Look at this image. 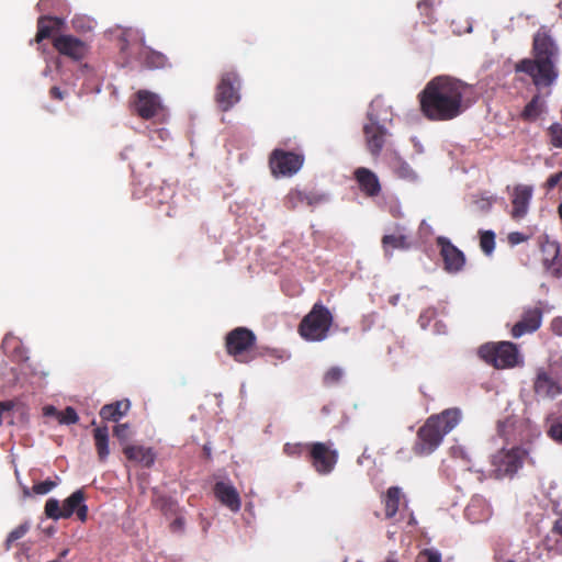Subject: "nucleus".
<instances>
[{
	"mask_svg": "<svg viewBox=\"0 0 562 562\" xmlns=\"http://www.w3.org/2000/svg\"><path fill=\"white\" fill-rule=\"evenodd\" d=\"M67 553H68V550L66 549V550H64V551L60 553V557H61V558H64V557H66V555H67Z\"/></svg>",
	"mask_w": 562,
	"mask_h": 562,
	"instance_id": "4d7b16f0",
	"label": "nucleus"
},
{
	"mask_svg": "<svg viewBox=\"0 0 562 562\" xmlns=\"http://www.w3.org/2000/svg\"><path fill=\"white\" fill-rule=\"evenodd\" d=\"M85 492L77 490L64 501L63 505L56 498L47 499L44 512L53 520L67 519L76 514L81 522H86L88 519V506L85 504Z\"/></svg>",
	"mask_w": 562,
	"mask_h": 562,
	"instance_id": "0eeeda50",
	"label": "nucleus"
},
{
	"mask_svg": "<svg viewBox=\"0 0 562 562\" xmlns=\"http://www.w3.org/2000/svg\"><path fill=\"white\" fill-rule=\"evenodd\" d=\"M239 89L240 78L235 70H228L222 74L216 86L215 101L223 112L231 110L239 102Z\"/></svg>",
	"mask_w": 562,
	"mask_h": 562,
	"instance_id": "1a4fd4ad",
	"label": "nucleus"
},
{
	"mask_svg": "<svg viewBox=\"0 0 562 562\" xmlns=\"http://www.w3.org/2000/svg\"><path fill=\"white\" fill-rule=\"evenodd\" d=\"M256 335L246 327H236L225 337V348L228 356L236 362L248 363L255 359L254 347Z\"/></svg>",
	"mask_w": 562,
	"mask_h": 562,
	"instance_id": "6e6552de",
	"label": "nucleus"
},
{
	"mask_svg": "<svg viewBox=\"0 0 562 562\" xmlns=\"http://www.w3.org/2000/svg\"><path fill=\"white\" fill-rule=\"evenodd\" d=\"M31 529V524L29 521H24L21 525H19L16 528H14L7 537L4 542L5 550H10L12 544L23 538Z\"/></svg>",
	"mask_w": 562,
	"mask_h": 562,
	"instance_id": "2f4dec72",
	"label": "nucleus"
},
{
	"mask_svg": "<svg viewBox=\"0 0 562 562\" xmlns=\"http://www.w3.org/2000/svg\"><path fill=\"white\" fill-rule=\"evenodd\" d=\"M541 255L542 262L548 269H552L555 272H559V268L557 267L559 255H560V245L558 241L550 240L546 237L541 241Z\"/></svg>",
	"mask_w": 562,
	"mask_h": 562,
	"instance_id": "5701e85b",
	"label": "nucleus"
},
{
	"mask_svg": "<svg viewBox=\"0 0 562 562\" xmlns=\"http://www.w3.org/2000/svg\"><path fill=\"white\" fill-rule=\"evenodd\" d=\"M79 417L75 408L68 406L65 408V411L59 412L58 414V422L60 424L71 425L76 424L78 422Z\"/></svg>",
	"mask_w": 562,
	"mask_h": 562,
	"instance_id": "4c0bfd02",
	"label": "nucleus"
},
{
	"mask_svg": "<svg viewBox=\"0 0 562 562\" xmlns=\"http://www.w3.org/2000/svg\"><path fill=\"white\" fill-rule=\"evenodd\" d=\"M56 486V482L45 480L33 485V492L37 495H44L50 492Z\"/></svg>",
	"mask_w": 562,
	"mask_h": 562,
	"instance_id": "ea45409f",
	"label": "nucleus"
},
{
	"mask_svg": "<svg viewBox=\"0 0 562 562\" xmlns=\"http://www.w3.org/2000/svg\"><path fill=\"white\" fill-rule=\"evenodd\" d=\"M526 240V236L519 232H513L508 234V241L512 245H517Z\"/></svg>",
	"mask_w": 562,
	"mask_h": 562,
	"instance_id": "49530a36",
	"label": "nucleus"
},
{
	"mask_svg": "<svg viewBox=\"0 0 562 562\" xmlns=\"http://www.w3.org/2000/svg\"><path fill=\"white\" fill-rule=\"evenodd\" d=\"M558 215H559L560 220L562 221V202L558 206Z\"/></svg>",
	"mask_w": 562,
	"mask_h": 562,
	"instance_id": "6e6d98bb",
	"label": "nucleus"
},
{
	"mask_svg": "<svg viewBox=\"0 0 562 562\" xmlns=\"http://www.w3.org/2000/svg\"><path fill=\"white\" fill-rule=\"evenodd\" d=\"M14 403L12 401L0 402V425L2 424V415L13 409Z\"/></svg>",
	"mask_w": 562,
	"mask_h": 562,
	"instance_id": "09e8293b",
	"label": "nucleus"
},
{
	"mask_svg": "<svg viewBox=\"0 0 562 562\" xmlns=\"http://www.w3.org/2000/svg\"><path fill=\"white\" fill-rule=\"evenodd\" d=\"M544 110V102L541 100L539 94L532 97V99L526 104L521 112V117L525 121H536Z\"/></svg>",
	"mask_w": 562,
	"mask_h": 562,
	"instance_id": "c756f323",
	"label": "nucleus"
},
{
	"mask_svg": "<svg viewBox=\"0 0 562 562\" xmlns=\"http://www.w3.org/2000/svg\"><path fill=\"white\" fill-rule=\"evenodd\" d=\"M303 155L274 149L270 156V168L274 176L291 177L303 166Z\"/></svg>",
	"mask_w": 562,
	"mask_h": 562,
	"instance_id": "9b49d317",
	"label": "nucleus"
},
{
	"mask_svg": "<svg viewBox=\"0 0 562 562\" xmlns=\"http://www.w3.org/2000/svg\"><path fill=\"white\" fill-rule=\"evenodd\" d=\"M310 446H311V443H303V442L291 443V442H288V443H285L283 446V452L288 457H292V458H300V457H303V456H305L307 458L308 457V452H310Z\"/></svg>",
	"mask_w": 562,
	"mask_h": 562,
	"instance_id": "7c9ffc66",
	"label": "nucleus"
},
{
	"mask_svg": "<svg viewBox=\"0 0 562 562\" xmlns=\"http://www.w3.org/2000/svg\"><path fill=\"white\" fill-rule=\"evenodd\" d=\"M527 451L520 447L502 449L492 457V465L498 477L512 476L521 468Z\"/></svg>",
	"mask_w": 562,
	"mask_h": 562,
	"instance_id": "9d476101",
	"label": "nucleus"
},
{
	"mask_svg": "<svg viewBox=\"0 0 562 562\" xmlns=\"http://www.w3.org/2000/svg\"><path fill=\"white\" fill-rule=\"evenodd\" d=\"M397 301H398V295H394L390 299V303L392 305H396L397 304Z\"/></svg>",
	"mask_w": 562,
	"mask_h": 562,
	"instance_id": "5fc2aeb1",
	"label": "nucleus"
},
{
	"mask_svg": "<svg viewBox=\"0 0 562 562\" xmlns=\"http://www.w3.org/2000/svg\"><path fill=\"white\" fill-rule=\"evenodd\" d=\"M532 198V187L526 184H518L513 191V210L512 217L515 220L522 218L527 212L530 200Z\"/></svg>",
	"mask_w": 562,
	"mask_h": 562,
	"instance_id": "a211bd4d",
	"label": "nucleus"
},
{
	"mask_svg": "<svg viewBox=\"0 0 562 562\" xmlns=\"http://www.w3.org/2000/svg\"><path fill=\"white\" fill-rule=\"evenodd\" d=\"M113 434L119 440L126 441L131 435L128 424L116 425L113 429Z\"/></svg>",
	"mask_w": 562,
	"mask_h": 562,
	"instance_id": "a19ab883",
	"label": "nucleus"
},
{
	"mask_svg": "<svg viewBox=\"0 0 562 562\" xmlns=\"http://www.w3.org/2000/svg\"><path fill=\"white\" fill-rule=\"evenodd\" d=\"M461 417V411L457 407L429 416L417 430L413 452L418 457L431 454L441 445L443 437L460 423Z\"/></svg>",
	"mask_w": 562,
	"mask_h": 562,
	"instance_id": "7ed1b4c3",
	"label": "nucleus"
},
{
	"mask_svg": "<svg viewBox=\"0 0 562 562\" xmlns=\"http://www.w3.org/2000/svg\"><path fill=\"white\" fill-rule=\"evenodd\" d=\"M155 191V189H146V194H151Z\"/></svg>",
	"mask_w": 562,
	"mask_h": 562,
	"instance_id": "13d9d810",
	"label": "nucleus"
},
{
	"mask_svg": "<svg viewBox=\"0 0 562 562\" xmlns=\"http://www.w3.org/2000/svg\"><path fill=\"white\" fill-rule=\"evenodd\" d=\"M402 497V491L398 486H391L386 491V495L384 498V507H385V517L387 519L393 518L400 506Z\"/></svg>",
	"mask_w": 562,
	"mask_h": 562,
	"instance_id": "c85d7f7f",
	"label": "nucleus"
},
{
	"mask_svg": "<svg viewBox=\"0 0 562 562\" xmlns=\"http://www.w3.org/2000/svg\"><path fill=\"white\" fill-rule=\"evenodd\" d=\"M367 120L362 127L364 143L367 150L376 159L391 137L384 123L392 121V112L381 100H373L368 109Z\"/></svg>",
	"mask_w": 562,
	"mask_h": 562,
	"instance_id": "20e7f679",
	"label": "nucleus"
},
{
	"mask_svg": "<svg viewBox=\"0 0 562 562\" xmlns=\"http://www.w3.org/2000/svg\"><path fill=\"white\" fill-rule=\"evenodd\" d=\"M543 312L540 307H529L524 310L520 319L512 327V336L519 338L526 334H532L538 330L542 324Z\"/></svg>",
	"mask_w": 562,
	"mask_h": 562,
	"instance_id": "dca6fc26",
	"label": "nucleus"
},
{
	"mask_svg": "<svg viewBox=\"0 0 562 562\" xmlns=\"http://www.w3.org/2000/svg\"><path fill=\"white\" fill-rule=\"evenodd\" d=\"M533 58H524L515 65L516 72L531 77L536 87H550L559 77L555 59L559 48L546 27H540L533 35Z\"/></svg>",
	"mask_w": 562,
	"mask_h": 562,
	"instance_id": "f03ea898",
	"label": "nucleus"
},
{
	"mask_svg": "<svg viewBox=\"0 0 562 562\" xmlns=\"http://www.w3.org/2000/svg\"><path fill=\"white\" fill-rule=\"evenodd\" d=\"M468 89V83L454 77H434L417 95L422 114L435 122L458 117L467 109L464 94Z\"/></svg>",
	"mask_w": 562,
	"mask_h": 562,
	"instance_id": "f257e3e1",
	"label": "nucleus"
},
{
	"mask_svg": "<svg viewBox=\"0 0 562 562\" xmlns=\"http://www.w3.org/2000/svg\"><path fill=\"white\" fill-rule=\"evenodd\" d=\"M420 555L426 558L427 562H441V554L434 549H424Z\"/></svg>",
	"mask_w": 562,
	"mask_h": 562,
	"instance_id": "c03bdc74",
	"label": "nucleus"
},
{
	"mask_svg": "<svg viewBox=\"0 0 562 562\" xmlns=\"http://www.w3.org/2000/svg\"><path fill=\"white\" fill-rule=\"evenodd\" d=\"M123 453L130 461L138 462L146 468H150L156 460V453L154 450L144 446H126L123 449Z\"/></svg>",
	"mask_w": 562,
	"mask_h": 562,
	"instance_id": "4be33fe9",
	"label": "nucleus"
},
{
	"mask_svg": "<svg viewBox=\"0 0 562 562\" xmlns=\"http://www.w3.org/2000/svg\"><path fill=\"white\" fill-rule=\"evenodd\" d=\"M303 200L307 206H316L327 201V195L316 191H303Z\"/></svg>",
	"mask_w": 562,
	"mask_h": 562,
	"instance_id": "c9c22d12",
	"label": "nucleus"
},
{
	"mask_svg": "<svg viewBox=\"0 0 562 562\" xmlns=\"http://www.w3.org/2000/svg\"><path fill=\"white\" fill-rule=\"evenodd\" d=\"M139 58L145 67L149 69H160L168 65V58L160 52L144 47L139 53Z\"/></svg>",
	"mask_w": 562,
	"mask_h": 562,
	"instance_id": "bb28decb",
	"label": "nucleus"
},
{
	"mask_svg": "<svg viewBox=\"0 0 562 562\" xmlns=\"http://www.w3.org/2000/svg\"><path fill=\"white\" fill-rule=\"evenodd\" d=\"M49 97L53 100L61 101L65 98V92L59 87L54 86L49 89Z\"/></svg>",
	"mask_w": 562,
	"mask_h": 562,
	"instance_id": "8fccbe9b",
	"label": "nucleus"
},
{
	"mask_svg": "<svg viewBox=\"0 0 562 562\" xmlns=\"http://www.w3.org/2000/svg\"><path fill=\"white\" fill-rule=\"evenodd\" d=\"M94 446L98 453V459L104 462L109 454V429L106 426L97 427L93 430Z\"/></svg>",
	"mask_w": 562,
	"mask_h": 562,
	"instance_id": "a878e982",
	"label": "nucleus"
},
{
	"mask_svg": "<svg viewBox=\"0 0 562 562\" xmlns=\"http://www.w3.org/2000/svg\"><path fill=\"white\" fill-rule=\"evenodd\" d=\"M344 378V370L340 367H330L323 375V384L325 386H334L341 382Z\"/></svg>",
	"mask_w": 562,
	"mask_h": 562,
	"instance_id": "473e14b6",
	"label": "nucleus"
},
{
	"mask_svg": "<svg viewBox=\"0 0 562 562\" xmlns=\"http://www.w3.org/2000/svg\"><path fill=\"white\" fill-rule=\"evenodd\" d=\"M130 407L131 403L128 400L116 401L104 405L99 414L103 420L117 422L128 412Z\"/></svg>",
	"mask_w": 562,
	"mask_h": 562,
	"instance_id": "393cba45",
	"label": "nucleus"
},
{
	"mask_svg": "<svg viewBox=\"0 0 562 562\" xmlns=\"http://www.w3.org/2000/svg\"><path fill=\"white\" fill-rule=\"evenodd\" d=\"M475 508V503L472 502L470 505H468V507L465 508V515L468 518H472V514H473V510Z\"/></svg>",
	"mask_w": 562,
	"mask_h": 562,
	"instance_id": "603ef678",
	"label": "nucleus"
},
{
	"mask_svg": "<svg viewBox=\"0 0 562 562\" xmlns=\"http://www.w3.org/2000/svg\"><path fill=\"white\" fill-rule=\"evenodd\" d=\"M382 248L384 251V255L386 257L392 256L393 249H402L406 250L411 247V243L407 238V236L400 234V235H384L381 240Z\"/></svg>",
	"mask_w": 562,
	"mask_h": 562,
	"instance_id": "cd10ccee",
	"label": "nucleus"
},
{
	"mask_svg": "<svg viewBox=\"0 0 562 562\" xmlns=\"http://www.w3.org/2000/svg\"><path fill=\"white\" fill-rule=\"evenodd\" d=\"M136 113L144 120H150L162 111L159 97L148 90H139L135 94Z\"/></svg>",
	"mask_w": 562,
	"mask_h": 562,
	"instance_id": "2eb2a0df",
	"label": "nucleus"
},
{
	"mask_svg": "<svg viewBox=\"0 0 562 562\" xmlns=\"http://www.w3.org/2000/svg\"><path fill=\"white\" fill-rule=\"evenodd\" d=\"M479 357L495 369H512L522 362L517 345L510 341L486 342L477 349Z\"/></svg>",
	"mask_w": 562,
	"mask_h": 562,
	"instance_id": "423d86ee",
	"label": "nucleus"
},
{
	"mask_svg": "<svg viewBox=\"0 0 562 562\" xmlns=\"http://www.w3.org/2000/svg\"><path fill=\"white\" fill-rule=\"evenodd\" d=\"M360 191L368 198H375L381 193V183L378 176L366 167H359L353 171Z\"/></svg>",
	"mask_w": 562,
	"mask_h": 562,
	"instance_id": "f3484780",
	"label": "nucleus"
},
{
	"mask_svg": "<svg viewBox=\"0 0 562 562\" xmlns=\"http://www.w3.org/2000/svg\"><path fill=\"white\" fill-rule=\"evenodd\" d=\"M214 495L217 501L229 508L232 512L237 513L240 509L241 502L237 490L225 482H217L214 485Z\"/></svg>",
	"mask_w": 562,
	"mask_h": 562,
	"instance_id": "aec40b11",
	"label": "nucleus"
},
{
	"mask_svg": "<svg viewBox=\"0 0 562 562\" xmlns=\"http://www.w3.org/2000/svg\"><path fill=\"white\" fill-rule=\"evenodd\" d=\"M304 204L303 190H292L285 198V205L290 210H294Z\"/></svg>",
	"mask_w": 562,
	"mask_h": 562,
	"instance_id": "e433bc0d",
	"label": "nucleus"
},
{
	"mask_svg": "<svg viewBox=\"0 0 562 562\" xmlns=\"http://www.w3.org/2000/svg\"><path fill=\"white\" fill-rule=\"evenodd\" d=\"M436 244L439 247L440 256L443 260L445 270L450 273L461 271L465 265L464 254L456 247L449 238L439 236L436 238Z\"/></svg>",
	"mask_w": 562,
	"mask_h": 562,
	"instance_id": "4468645a",
	"label": "nucleus"
},
{
	"mask_svg": "<svg viewBox=\"0 0 562 562\" xmlns=\"http://www.w3.org/2000/svg\"><path fill=\"white\" fill-rule=\"evenodd\" d=\"M43 412H44L45 416H56L58 418L59 412L54 406H50V405L45 406L43 408Z\"/></svg>",
	"mask_w": 562,
	"mask_h": 562,
	"instance_id": "3c124183",
	"label": "nucleus"
},
{
	"mask_svg": "<svg viewBox=\"0 0 562 562\" xmlns=\"http://www.w3.org/2000/svg\"><path fill=\"white\" fill-rule=\"evenodd\" d=\"M548 435L555 441L562 443V420L552 424L548 430Z\"/></svg>",
	"mask_w": 562,
	"mask_h": 562,
	"instance_id": "79ce46f5",
	"label": "nucleus"
},
{
	"mask_svg": "<svg viewBox=\"0 0 562 562\" xmlns=\"http://www.w3.org/2000/svg\"><path fill=\"white\" fill-rule=\"evenodd\" d=\"M480 247L485 255H491L495 248V234L492 231H483L480 235Z\"/></svg>",
	"mask_w": 562,
	"mask_h": 562,
	"instance_id": "72a5a7b5",
	"label": "nucleus"
},
{
	"mask_svg": "<svg viewBox=\"0 0 562 562\" xmlns=\"http://www.w3.org/2000/svg\"><path fill=\"white\" fill-rule=\"evenodd\" d=\"M548 135L553 147L562 148V125L560 123H553L548 128Z\"/></svg>",
	"mask_w": 562,
	"mask_h": 562,
	"instance_id": "f704fd0d",
	"label": "nucleus"
},
{
	"mask_svg": "<svg viewBox=\"0 0 562 562\" xmlns=\"http://www.w3.org/2000/svg\"><path fill=\"white\" fill-rule=\"evenodd\" d=\"M513 427V422L510 419H506V420H499L497 423V434L505 438V439H508V430Z\"/></svg>",
	"mask_w": 562,
	"mask_h": 562,
	"instance_id": "37998d69",
	"label": "nucleus"
},
{
	"mask_svg": "<svg viewBox=\"0 0 562 562\" xmlns=\"http://www.w3.org/2000/svg\"><path fill=\"white\" fill-rule=\"evenodd\" d=\"M562 181V170L551 175L546 181V189L548 191L554 189Z\"/></svg>",
	"mask_w": 562,
	"mask_h": 562,
	"instance_id": "a18cd8bd",
	"label": "nucleus"
},
{
	"mask_svg": "<svg viewBox=\"0 0 562 562\" xmlns=\"http://www.w3.org/2000/svg\"><path fill=\"white\" fill-rule=\"evenodd\" d=\"M418 9L420 10L422 15L425 18V20L423 21L424 24L430 25L436 22V19L434 16V10L427 1L419 2Z\"/></svg>",
	"mask_w": 562,
	"mask_h": 562,
	"instance_id": "58836bf2",
	"label": "nucleus"
},
{
	"mask_svg": "<svg viewBox=\"0 0 562 562\" xmlns=\"http://www.w3.org/2000/svg\"><path fill=\"white\" fill-rule=\"evenodd\" d=\"M325 442H312L307 459L311 461L315 471L319 474L330 473L337 461L338 452Z\"/></svg>",
	"mask_w": 562,
	"mask_h": 562,
	"instance_id": "f8f14e48",
	"label": "nucleus"
},
{
	"mask_svg": "<svg viewBox=\"0 0 562 562\" xmlns=\"http://www.w3.org/2000/svg\"><path fill=\"white\" fill-rule=\"evenodd\" d=\"M551 329L555 335L562 336V317L561 316L554 317L551 321Z\"/></svg>",
	"mask_w": 562,
	"mask_h": 562,
	"instance_id": "de8ad7c7",
	"label": "nucleus"
},
{
	"mask_svg": "<svg viewBox=\"0 0 562 562\" xmlns=\"http://www.w3.org/2000/svg\"><path fill=\"white\" fill-rule=\"evenodd\" d=\"M334 316L328 307L316 302L302 318L297 331L306 341H323L328 337Z\"/></svg>",
	"mask_w": 562,
	"mask_h": 562,
	"instance_id": "39448f33",
	"label": "nucleus"
},
{
	"mask_svg": "<svg viewBox=\"0 0 562 562\" xmlns=\"http://www.w3.org/2000/svg\"><path fill=\"white\" fill-rule=\"evenodd\" d=\"M533 391L538 396L553 398L561 393L559 383L542 368L537 370Z\"/></svg>",
	"mask_w": 562,
	"mask_h": 562,
	"instance_id": "6ab92c4d",
	"label": "nucleus"
},
{
	"mask_svg": "<svg viewBox=\"0 0 562 562\" xmlns=\"http://www.w3.org/2000/svg\"><path fill=\"white\" fill-rule=\"evenodd\" d=\"M385 159L389 167L396 177L403 180L412 181L416 179V173L407 161H405L396 150L387 149Z\"/></svg>",
	"mask_w": 562,
	"mask_h": 562,
	"instance_id": "412c9836",
	"label": "nucleus"
},
{
	"mask_svg": "<svg viewBox=\"0 0 562 562\" xmlns=\"http://www.w3.org/2000/svg\"><path fill=\"white\" fill-rule=\"evenodd\" d=\"M63 20L56 16H40L37 20V32L34 41L41 43L52 37L53 33L60 27Z\"/></svg>",
	"mask_w": 562,
	"mask_h": 562,
	"instance_id": "b1692460",
	"label": "nucleus"
},
{
	"mask_svg": "<svg viewBox=\"0 0 562 562\" xmlns=\"http://www.w3.org/2000/svg\"><path fill=\"white\" fill-rule=\"evenodd\" d=\"M53 46L60 55L75 61L83 59L89 50V46L86 42L69 34L54 36Z\"/></svg>",
	"mask_w": 562,
	"mask_h": 562,
	"instance_id": "ddd939ff",
	"label": "nucleus"
},
{
	"mask_svg": "<svg viewBox=\"0 0 562 562\" xmlns=\"http://www.w3.org/2000/svg\"><path fill=\"white\" fill-rule=\"evenodd\" d=\"M184 525V520L183 518H177L175 519V521L172 522V527H179V528H182Z\"/></svg>",
	"mask_w": 562,
	"mask_h": 562,
	"instance_id": "864d4df0",
	"label": "nucleus"
}]
</instances>
